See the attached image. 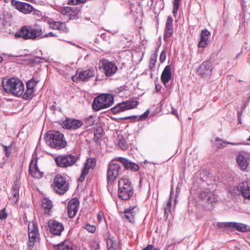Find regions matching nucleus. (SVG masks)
Returning <instances> with one entry per match:
<instances>
[{
	"mask_svg": "<svg viewBox=\"0 0 250 250\" xmlns=\"http://www.w3.org/2000/svg\"><path fill=\"white\" fill-rule=\"evenodd\" d=\"M7 214L5 212V209L0 210V219L3 220L7 218Z\"/></svg>",
	"mask_w": 250,
	"mask_h": 250,
	"instance_id": "obj_49",
	"label": "nucleus"
},
{
	"mask_svg": "<svg viewBox=\"0 0 250 250\" xmlns=\"http://www.w3.org/2000/svg\"><path fill=\"white\" fill-rule=\"evenodd\" d=\"M153 249V246L152 245H149L143 249L142 250H152Z\"/></svg>",
	"mask_w": 250,
	"mask_h": 250,
	"instance_id": "obj_55",
	"label": "nucleus"
},
{
	"mask_svg": "<svg viewBox=\"0 0 250 250\" xmlns=\"http://www.w3.org/2000/svg\"><path fill=\"white\" fill-rule=\"evenodd\" d=\"M231 229H234L237 230L241 232H245L247 230V226L241 223H238L235 222L231 223Z\"/></svg>",
	"mask_w": 250,
	"mask_h": 250,
	"instance_id": "obj_30",
	"label": "nucleus"
},
{
	"mask_svg": "<svg viewBox=\"0 0 250 250\" xmlns=\"http://www.w3.org/2000/svg\"><path fill=\"white\" fill-rule=\"evenodd\" d=\"M118 161L121 162L125 167V165H127L129 162L127 159L124 158V157H119L118 158Z\"/></svg>",
	"mask_w": 250,
	"mask_h": 250,
	"instance_id": "obj_51",
	"label": "nucleus"
},
{
	"mask_svg": "<svg viewBox=\"0 0 250 250\" xmlns=\"http://www.w3.org/2000/svg\"><path fill=\"white\" fill-rule=\"evenodd\" d=\"M171 78V68L170 66L167 65L161 75V80L164 84H166L168 82Z\"/></svg>",
	"mask_w": 250,
	"mask_h": 250,
	"instance_id": "obj_25",
	"label": "nucleus"
},
{
	"mask_svg": "<svg viewBox=\"0 0 250 250\" xmlns=\"http://www.w3.org/2000/svg\"><path fill=\"white\" fill-rule=\"evenodd\" d=\"M50 108L51 110H53V111H55L56 109V105L55 104H53V105H52L50 107Z\"/></svg>",
	"mask_w": 250,
	"mask_h": 250,
	"instance_id": "obj_56",
	"label": "nucleus"
},
{
	"mask_svg": "<svg viewBox=\"0 0 250 250\" xmlns=\"http://www.w3.org/2000/svg\"><path fill=\"white\" fill-rule=\"evenodd\" d=\"M99 68L106 77L113 76L118 69L115 63L106 59H103L99 62Z\"/></svg>",
	"mask_w": 250,
	"mask_h": 250,
	"instance_id": "obj_7",
	"label": "nucleus"
},
{
	"mask_svg": "<svg viewBox=\"0 0 250 250\" xmlns=\"http://www.w3.org/2000/svg\"><path fill=\"white\" fill-rule=\"evenodd\" d=\"M3 60V58L0 56V62H1Z\"/></svg>",
	"mask_w": 250,
	"mask_h": 250,
	"instance_id": "obj_59",
	"label": "nucleus"
},
{
	"mask_svg": "<svg viewBox=\"0 0 250 250\" xmlns=\"http://www.w3.org/2000/svg\"><path fill=\"white\" fill-rule=\"evenodd\" d=\"M52 187L55 192L60 194H64L68 189V185L65 179L59 175L55 177Z\"/></svg>",
	"mask_w": 250,
	"mask_h": 250,
	"instance_id": "obj_10",
	"label": "nucleus"
},
{
	"mask_svg": "<svg viewBox=\"0 0 250 250\" xmlns=\"http://www.w3.org/2000/svg\"><path fill=\"white\" fill-rule=\"evenodd\" d=\"M154 250H160L159 248H155Z\"/></svg>",
	"mask_w": 250,
	"mask_h": 250,
	"instance_id": "obj_60",
	"label": "nucleus"
},
{
	"mask_svg": "<svg viewBox=\"0 0 250 250\" xmlns=\"http://www.w3.org/2000/svg\"><path fill=\"white\" fill-rule=\"evenodd\" d=\"M55 250H75L72 243L69 240H64L59 245L54 246Z\"/></svg>",
	"mask_w": 250,
	"mask_h": 250,
	"instance_id": "obj_23",
	"label": "nucleus"
},
{
	"mask_svg": "<svg viewBox=\"0 0 250 250\" xmlns=\"http://www.w3.org/2000/svg\"><path fill=\"white\" fill-rule=\"evenodd\" d=\"M32 9L33 7L31 5L27 3L24 2L21 12L24 14H28L30 13L32 11Z\"/></svg>",
	"mask_w": 250,
	"mask_h": 250,
	"instance_id": "obj_33",
	"label": "nucleus"
},
{
	"mask_svg": "<svg viewBox=\"0 0 250 250\" xmlns=\"http://www.w3.org/2000/svg\"><path fill=\"white\" fill-rule=\"evenodd\" d=\"M172 201L171 199V197H170L168 200L167 202V204L166 207L165 208V214L166 215L169 212L170 210L171 206Z\"/></svg>",
	"mask_w": 250,
	"mask_h": 250,
	"instance_id": "obj_44",
	"label": "nucleus"
},
{
	"mask_svg": "<svg viewBox=\"0 0 250 250\" xmlns=\"http://www.w3.org/2000/svg\"><path fill=\"white\" fill-rule=\"evenodd\" d=\"M38 82V81H35L32 79L27 82L26 87L35 90V87Z\"/></svg>",
	"mask_w": 250,
	"mask_h": 250,
	"instance_id": "obj_38",
	"label": "nucleus"
},
{
	"mask_svg": "<svg viewBox=\"0 0 250 250\" xmlns=\"http://www.w3.org/2000/svg\"><path fill=\"white\" fill-rule=\"evenodd\" d=\"M86 1V0H71L68 3L72 4L73 5H77L85 2Z\"/></svg>",
	"mask_w": 250,
	"mask_h": 250,
	"instance_id": "obj_47",
	"label": "nucleus"
},
{
	"mask_svg": "<svg viewBox=\"0 0 250 250\" xmlns=\"http://www.w3.org/2000/svg\"><path fill=\"white\" fill-rule=\"evenodd\" d=\"M200 198L202 205L208 209H211L216 204V199L214 195L208 191H203L200 193Z\"/></svg>",
	"mask_w": 250,
	"mask_h": 250,
	"instance_id": "obj_9",
	"label": "nucleus"
},
{
	"mask_svg": "<svg viewBox=\"0 0 250 250\" xmlns=\"http://www.w3.org/2000/svg\"><path fill=\"white\" fill-rule=\"evenodd\" d=\"M52 203L49 199L44 198L42 202V207L44 209V213L49 214L52 208Z\"/></svg>",
	"mask_w": 250,
	"mask_h": 250,
	"instance_id": "obj_29",
	"label": "nucleus"
},
{
	"mask_svg": "<svg viewBox=\"0 0 250 250\" xmlns=\"http://www.w3.org/2000/svg\"><path fill=\"white\" fill-rule=\"evenodd\" d=\"M166 58V53L164 51H163L161 52V53L160 54V61L162 62H164L165 61Z\"/></svg>",
	"mask_w": 250,
	"mask_h": 250,
	"instance_id": "obj_52",
	"label": "nucleus"
},
{
	"mask_svg": "<svg viewBox=\"0 0 250 250\" xmlns=\"http://www.w3.org/2000/svg\"><path fill=\"white\" fill-rule=\"evenodd\" d=\"M211 34L207 29L202 30L200 35V40L198 44V47H206L210 41Z\"/></svg>",
	"mask_w": 250,
	"mask_h": 250,
	"instance_id": "obj_19",
	"label": "nucleus"
},
{
	"mask_svg": "<svg viewBox=\"0 0 250 250\" xmlns=\"http://www.w3.org/2000/svg\"><path fill=\"white\" fill-rule=\"evenodd\" d=\"M48 225L51 233L55 235L60 236L64 230V226L62 223L55 220L48 221Z\"/></svg>",
	"mask_w": 250,
	"mask_h": 250,
	"instance_id": "obj_14",
	"label": "nucleus"
},
{
	"mask_svg": "<svg viewBox=\"0 0 250 250\" xmlns=\"http://www.w3.org/2000/svg\"><path fill=\"white\" fill-rule=\"evenodd\" d=\"M118 196L122 200L130 199L133 193V188L130 180L125 177H122L118 180Z\"/></svg>",
	"mask_w": 250,
	"mask_h": 250,
	"instance_id": "obj_4",
	"label": "nucleus"
},
{
	"mask_svg": "<svg viewBox=\"0 0 250 250\" xmlns=\"http://www.w3.org/2000/svg\"><path fill=\"white\" fill-rule=\"evenodd\" d=\"M2 86L7 93L20 97L23 94L24 86L22 82L17 78H4Z\"/></svg>",
	"mask_w": 250,
	"mask_h": 250,
	"instance_id": "obj_1",
	"label": "nucleus"
},
{
	"mask_svg": "<svg viewBox=\"0 0 250 250\" xmlns=\"http://www.w3.org/2000/svg\"><path fill=\"white\" fill-rule=\"evenodd\" d=\"M28 247L31 250L35 244L40 240V234L36 223L32 222L28 224Z\"/></svg>",
	"mask_w": 250,
	"mask_h": 250,
	"instance_id": "obj_6",
	"label": "nucleus"
},
{
	"mask_svg": "<svg viewBox=\"0 0 250 250\" xmlns=\"http://www.w3.org/2000/svg\"><path fill=\"white\" fill-rule=\"evenodd\" d=\"M92 250H97L100 249V245L97 242H94L91 244Z\"/></svg>",
	"mask_w": 250,
	"mask_h": 250,
	"instance_id": "obj_50",
	"label": "nucleus"
},
{
	"mask_svg": "<svg viewBox=\"0 0 250 250\" xmlns=\"http://www.w3.org/2000/svg\"><path fill=\"white\" fill-rule=\"evenodd\" d=\"M61 12L62 14L68 17L69 20H71L75 19L79 11L78 8L76 6H66L62 8Z\"/></svg>",
	"mask_w": 250,
	"mask_h": 250,
	"instance_id": "obj_20",
	"label": "nucleus"
},
{
	"mask_svg": "<svg viewBox=\"0 0 250 250\" xmlns=\"http://www.w3.org/2000/svg\"><path fill=\"white\" fill-rule=\"evenodd\" d=\"M137 104L138 102L137 101H127L118 104L115 106L112 107L111 110L113 113L117 114L120 112L134 108Z\"/></svg>",
	"mask_w": 250,
	"mask_h": 250,
	"instance_id": "obj_13",
	"label": "nucleus"
},
{
	"mask_svg": "<svg viewBox=\"0 0 250 250\" xmlns=\"http://www.w3.org/2000/svg\"><path fill=\"white\" fill-rule=\"evenodd\" d=\"M57 37V36L53 32H50L47 34H45L43 36V37Z\"/></svg>",
	"mask_w": 250,
	"mask_h": 250,
	"instance_id": "obj_53",
	"label": "nucleus"
},
{
	"mask_svg": "<svg viewBox=\"0 0 250 250\" xmlns=\"http://www.w3.org/2000/svg\"><path fill=\"white\" fill-rule=\"evenodd\" d=\"M49 26L53 29H57L60 31L61 32L67 33L68 32V29L65 24L63 22L52 21L49 22Z\"/></svg>",
	"mask_w": 250,
	"mask_h": 250,
	"instance_id": "obj_24",
	"label": "nucleus"
},
{
	"mask_svg": "<svg viewBox=\"0 0 250 250\" xmlns=\"http://www.w3.org/2000/svg\"><path fill=\"white\" fill-rule=\"evenodd\" d=\"M38 160L36 158H32L29 167V172L32 177L40 179L43 175V173L41 171L37 166Z\"/></svg>",
	"mask_w": 250,
	"mask_h": 250,
	"instance_id": "obj_15",
	"label": "nucleus"
},
{
	"mask_svg": "<svg viewBox=\"0 0 250 250\" xmlns=\"http://www.w3.org/2000/svg\"><path fill=\"white\" fill-rule=\"evenodd\" d=\"M20 187L18 185H14L12 188V195L10 197V200L13 204H16L18 201L19 197Z\"/></svg>",
	"mask_w": 250,
	"mask_h": 250,
	"instance_id": "obj_28",
	"label": "nucleus"
},
{
	"mask_svg": "<svg viewBox=\"0 0 250 250\" xmlns=\"http://www.w3.org/2000/svg\"><path fill=\"white\" fill-rule=\"evenodd\" d=\"M42 35L41 27L36 26H24L18 31L15 36L17 38H22L24 40H34L40 38Z\"/></svg>",
	"mask_w": 250,
	"mask_h": 250,
	"instance_id": "obj_2",
	"label": "nucleus"
},
{
	"mask_svg": "<svg viewBox=\"0 0 250 250\" xmlns=\"http://www.w3.org/2000/svg\"><path fill=\"white\" fill-rule=\"evenodd\" d=\"M231 222H218L217 223V226L220 228H230Z\"/></svg>",
	"mask_w": 250,
	"mask_h": 250,
	"instance_id": "obj_41",
	"label": "nucleus"
},
{
	"mask_svg": "<svg viewBox=\"0 0 250 250\" xmlns=\"http://www.w3.org/2000/svg\"><path fill=\"white\" fill-rule=\"evenodd\" d=\"M108 250H114V243L111 239H108L106 242Z\"/></svg>",
	"mask_w": 250,
	"mask_h": 250,
	"instance_id": "obj_46",
	"label": "nucleus"
},
{
	"mask_svg": "<svg viewBox=\"0 0 250 250\" xmlns=\"http://www.w3.org/2000/svg\"><path fill=\"white\" fill-rule=\"evenodd\" d=\"M179 4H180L179 3L173 2V11H172V13L174 16H176V15H177L178 10L179 9Z\"/></svg>",
	"mask_w": 250,
	"mask_h": 250,
	"instance_id": "obj_48",
	"label": "nucleus"
},
{
	"mask_svg": "<svg viewBox=\"0 0 250 250\" xmlns=\"http://www.w3.org/2000/svg\"><path fill=\"white\" fill-rule=\"evenodd\" d=\"M23 3V2H21L16 0H12L11 1V4L12 5L20 11H21L22 9Z\"/></svg>",
	"mask_w": 250,
	"mask_h": 250,
	"instance_id": "obj_37",
	"label": "nucleus"
},
{
	"mask_svg": "<svg viewBox=\"0 0 250 250\" xmlns=\"http://www.w3.org/2000/svg\"><path fill=\"white\" fill-rule=\"evenodd\" d=\"M180 0H174V3H179L180 4Z\"/></svg>",
	"mask_w": 250,
	"mask_h": 250,
	"instance_id": "obj_58",
	"label": "nucleus"
},
{
	"mask_svg": "<svg viewBox=\"0 0 250 250\" xmlns=\"http://www.w3.org/2000/svg\"><path fill=\"white\" fill-rule=\"evenodd\" d=\"M114 103V98L110 94H102L96 97L92 103V107L96 111L108 108Z\"/></svg>",
	"mask_w": 250,
	"mask_h": 250,
	"instance_id": "obj_5",
	"label": "nucleus"
},
{
	"mask_svg": "<svg viewBox=\"0 0 250 250\" xmlns=\"http://www.w3.org/2000/svg\"><path fill=\"white\" fill-rule=\"evenodd\" d=\"M228 144H230L231 145L233 146H237L241 145V143H230L229 142H227L224 140H223L219 138H216L214 142L213 143L214 146L218 148H223L226 146Z\"/></svg>",
	"mask_w": 250,
	"mask_h": 250,
	"instance_id": "obj_27",
	"label": "nucleus"
},
{
	"mask_svg": "<svg viewBox=\"0 0 250 250\" xmlns=\"http://www.w3.org/2000/svg\"><path fill=\"white\" fill-rule=\"evenodd\" d=\"M85 229L89 232L93 233L96 230V228L94 225H91L89 224L85 225Z\"/></svg>",
	"mask_w": 250,
	"mask_h": 250,
	"instance_id": "obj_45",
	"label": "nucleus"
},
{
	"mask_svg": "<svg viewBox=\"0 0 250 250\" xmlns=\"http://www.w3.org/2000/svg\"><path fill=\"white\" fill-rule=\"evenodd\" d=\"M248 140V141H250V137L248 139V140Z\"/></svg>",
	"mask_w": 250,
	"mask_h": 250,
	"instance_id": "obj_61",
	"label": "nucleus"
},
{
	"mask_svg": "<svg viewBox=\"0 0 250 250\" xmlns=\"http://www.w3.org/2000/svg\"><path fill=\"white\" fill-rule=\"evenodd\" d=\"M149 112H150V110L149 109H147L143 114H142L141 115H140L138 117L137 116L134 115V116L126 117L125 118V119H128L138 118V120H141V121L144 120H145L147 117Z\"/></svg>",
	"mask_w": 250,
	"mask_h": 250,
	"instance_id": "obj_31",
	"label": "nucleus"
},
{
	"mask_svg": "<svg viewBox=\"0 0 250 250\" xmlns=\"http://www.w3.org/2000/svg\"><path fill=\"white\" fill-rule=\"evenodd\" d=\"M94 76L95 72L93 69H79L76 71V75L72 77V80L73 82L88 81Z\"/></svg>",
	"mask_w": 250,
	"mask_h": 250,
	"instance_id": "obj_12",
	"label": "nucleus"
},
{
	"mask_svg": "<svg viewBox=\"0 0 250 250\" xmlns=\"http://www.w3.org/2000/svg\"><path fill=\"white\" fill-rule=\"evenodd\" d=\"M96 160L94 158H90L87 159L81 175L79 178V181H83L85 176L88 173L89 169L93 168L96 166Z\"/></svg>",
	"mask_w": 250,
	"mask_h": 250,
	"instance_id": "obj_16",
	"label": "nucleus"
},
{
	"mask_svg": "<svg viewBox=\"0 0 250 250\" xmlns=\"http://www.w3.org/2000/svg\"><path fill=\"white\" fill-rule=\"evenodd\" d=\"M2 146L4 147L5 156L7 157H9L11 153L12 146H6L4 145H2Z\"/></svg>",
	"mask_w": 250,
	"mask_h": 250,
	"instance_id": "obj_43",
	"label": "nucleus"
},
{
	"mask_svg": "<svg viewBox=\"0 0 250 250\" xmlns=\"http://www.w3.org/2000/svg\"><path fill=\"white\" fill-rule=\"evenodd\" d=\"M118 145L119 147L122 150H125L127 148V143L122 136L119 139Z\"/></svg>",
	"mask_w": 250,
	"mask_h": 250,
	"instance_id": "obj_34",
	"label": "nucleus"
},
{
	"mask_svg": "<svg viewBox=\"0 0 250 250\" xmlns=\"http://www.w3.org/2000/svg\"><path fill=\"white\" fill-rule=\"evenodd\" d=\"M239 188L242 190V193L244 197L250 199V186H248L245 188H242V186H240Z\"/></svg>",
	"mask_w": 250,
	"mask_h": 250,
	"instance_id": "obj_36",
	"label": "nucleus"
},
{
	"mask_svg": "<svg viewBox=\"0 0 250 250\" xmlns=\"http://www.w3.org/2000/svg\"><path fill=\"white\" fill-rule=\"evenodd\" d=\"M173 30L166 29L164 30V40L165 42H168L169 38L173 34Z\"/></svg>",
	"mask_w": 250,
	"mask_h": 250,
	"instance_id": "obj_39",
	"label": "nucleus"
},
{
	"mask_svg": "<svg viewBox=\"0 0 250 250\" xmlns=\"http://www.w3.org/2000/svg\"><path fill=\"white\" fill-rule=\"evenodd\" d=\"M138 211V208L136 206L130 207L125 210L124 212V217L130 222L133 223L135 220V214Z\"/></svg>",
	"mask_w": 250,
	"mask_h": 250,
	"instance_id": "obj_22",
	"label": "nucleus"
},
{
	"mask_svg": "<svg viewBox=\"0 0 250 250\" xmlns=\"http://www.w3.org/2000/svg\"><path fill=\"white\" fill-rule=\"evenodd\" d=\"M125 167L128 169L133 170L134 171H137L139 169V166L138 165L132 163L130 161L125 165Z\"/></svg>",
	"mask_w": 250,
	"mask_h": 250,
	"instance_id": "obj_40",
	"label": "nucleus"
},
{
	"mask_svg": "<svg viewBox=\"0 0 250 250\" xmlns=\"http://www.w3.org/2000/svg\"><path fill=\"white\" fill-rule=\"evenodd\" d=\"M94 118L92 116H90L85 119V124L87 126H91L95 123Z\"/></svg>",
	"mask_w": 250,
	"mask_h": 250,
	"instance_id": "obj_42",
	"label": "nucleus"
},
{
	"mask_svg": "<svg viewBox=\"0 0 250 250\" xmlns=\"http://www.w3.org/2000/svg\"><path fill=\"white\" fill-rule=\"evenodd\" d=\"M35 90L26 87L25 92L23 95V98L25 99H30L34 96Z\"/></svg>",
	"mask_w": 250,
	"mask_h": 250,
	"instance_id": "obj_32",
	"label": "nucleus"
},
{
	"mask_svg": "<svg viewBox=\"0 0 250 250\" xmlns=\"http://www.w3.org/2000/svg\"><path fill=\"white\" fill-rule=\"evenodd\" d=\"M173 20L172 18L170 16H168L167 17V22L166 23L165 29H168V30H173Z\"/></svg>",
	"mask_w": 250,
	"mask_h": 250,
	"instance_id": "obj_35",
	"label": "nucleus"
},
{
	"mask_svg": "<svg viewBox=\"0 0 250 250\" xmlns=\"http://www.w3.org/2000/svg\"><path fill=\"white\" fill-rule=\"evenodd\" d=\"M212 68L210 62L205 61L203 62L197 70L199 75L202 77H206L211 74Z\"/></svg>",
	"mask_w": 250,
	"mask_h": 250,
	"instance_id": "obj_17",
	"label": "nucleus"
},
{
	"mask_svg": "<svg viewBox=\"0 0 250 250\" xmlns=\"http://www.w3.org/2000/svg\"><path fill=\"white\" fill-rule=\"evenodd\" d=\"M103 217V214L102 212H99L97 214V219L99 222H101L102 220Z\"/></svg>",
	"mask_w": 250,
	"mask_h": 250,
	"instance_id": "obj_54",
	"label": "nucleus"
},
{
	"mask_svg": "<svg viewBox=\"0 0 250 250\" xmlns=\"http://www.w3.org/2000/svg\"><path fill=\"white\" fill-rule=\"evenodd\" d=\"M46 142L51 147L57 149L64 147L66 145L63 134L55 130L48 131L46 133Z\"/></svg>",
	"mask_w": 250,
	"mask_h": 250,
	"instance_id": "obj_3",
	"label": "nucleus"
},
{
	"mask_svg": "<svg viewBox=\"0 0 250 250\" xmlns=\"http://www.w3.org/2000/svg\"><path fill=\"white\" fill-rule=\"evenodd\" d=\"M172 113L174 115H176V116L178 115L177 114V111L176 110H173L172 111Z\"/></svg>",
	"mask_w": 250,
	"mask_h": 250,
	"instance_id": "obj_57",
	"label": "nucleus"
},
{
	"mask_svg": "<svg viewBox=\"0 0 250 250\" xmlns=\"http://www.w3.org/2000/svg\"><path fill=\"white\" fill-rule=\"evenodd\" d=\"M79 202L77 199L74 198L69 201L67 205L68 216L70 218L74 217L79 208Z\"/></svg>",
	"mask_w": 250,
	"mask_h": 250,
	"instance_id": "obj_18",
	"label": "nucleus"
},
{
	"mask_svg": "<svg viewBox=\"0 0 250 250\" xmlns=\"http://www.w3.org/2000/svg\"><path fill=\"white\" fill-rule=\"evenodd\" d=\"M83 125V123L79 120L67 119L63 122V127L67 129H76Z\"/></svg>",
	"mask_w": 250,
	"mask_h": 250,
	"instance_id": "obj_21",
	"label": "nucleus"
},
{
	"mask_svg": "<svg viewBox=\"0 0 250 250\" xmlns=\"http://www.w3.org/2000/svg\"><path fill=\"white\" fill-rule=\"evenodd\" d=\"M236 161L238 165L242 169H247L248 166L247 158L242 154H239L236 157Z\"/></svg>",
	"mask_w": 250,
	"mask_h": 250,
	"instance_id": "obj_26",
	"label": "nucleus"
},
{
	"mask_svg": "<svg viewBox=\"0 0 250 250\" xmlns=\"http://www.w3.org/2000/svg\"><path fill=\"white\" fill-rule=\"evenodd\" d=\"M78 159V157L72 155L58 156L55 158L57 165L60 167H65L73 165Z\"/></svg>",
	"mask_w": 250,
	"mask_h": 250,
	"instance_id": "obj_11",
	"label": "nucleus"
},
{
	"mask_svg": "<svg viewBox=\"0 0 250 250\" xmlns=\"http://www.w3.org/2000/svg\"><path fill=\"white\" fill-rule=\"evenodd\" d=\"M121 167L118 164L110 163L107 170L106 179L108 186H111L120 173Z\"/></svg>",
	"mask_w": 250,
	"mask_h": 250,
	"instance_id": "obj_8",
	"label": "nucleus"
}]
</instances>
